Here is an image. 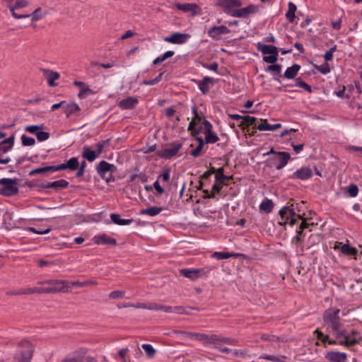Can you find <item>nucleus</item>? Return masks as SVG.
Returning <instances> with one entry per match:
<instances>
[{"label": "nucleus", "mask_w": 362, "mask_h": 362, "mask_svg": "<svg viewBox=\"0 0 362 362\" xmlns=\"http://www.w3.org/2000/svg\"><path fill=\"white\" fill-rule=\"evenodd\" d=\"M33 354V344L26 339L18 342L14 355L11 357L8 353H3L0 362H30Z\"/></svg>", "instance_id": "nucleus-1"}, {"label": "nucleus", "mask_w": 362, "mask_h": 362, "mask_svg": "<svg viewBox=\"0 0 362 362\" xmlns=\"http://www.w3.org/2000/svg\"><path fill=\"white\" fill-rule=\"evenodd\" d=\"M279 214L281 219L279 221V224L281 226L289 224L292 226H294L298 220L303 219L302 215L297 214L296 212H295L293 205L284 206L280 209Z\"/></svg>", "instance_id": "nucleus-2"}, {"label": "nucleus", "mask_w": 362, "mask_h": 362, "mask_svg": "<svg viewBox=\"0 0 362 362\" xmlns=\"http://www.w3.org/2000/svg\"><path fill=\"white\" fill-rule=\"evenodd\" d=\"M37 284L39 285H48V286L45 287V293L58 292L66 293L71 291L69 281L66 280L50 279L43 281H38Z\"/></svg>", "instance_id": "nucleus-3"}, {"label": "nucleus", "mask_w": 362, "mask_h": 362, "mask_svg": "<svg viewBox=\"0 0 362 362\" xmlns=\"http://www.w3.org/2000/svg\"><path fill=\"white\" fill-rule=\"evenodd\" d=\"M340 310L335 308H330L326 310L323 315V320L327 329L330 331L338 330L341 327L339 317Z\"/></svg>", "instance_id": "nucleus-4"}, {"label": "nucleus", "mask_w": 362, "mask_h": 362, "mask_svg": "<svg viewBox=\"0 0 362 362\" xmlns=\"http://www.w3.org/2000/svg\"><path fill=\"white\" fill-rule=\"evenodd\" d=\"M96 170L98 174L106 182L115 181L112 174L117 171V167L114 164L102 160L97 165Z\"/></svg>", "instance_id": "nucleus-5"}, {"label": "nucleus", "mask_w": 362, "mask_h": 362, "mask_svg": "<svg viewBox=\"0 0 362 362\" xmlns=\"http://www.w3.org/2000/svg\"><path fill=\"white\" fill-rule=\"evenodd\" d=\"M0 185L2 188L0 189V194L6 197L13 196L18 192V182L17 179L1 178Z\"/></svg>", "instance_id": "nucleus-6"}, {"label": "nucleus", "mask_w": 362, "mask_h": 362, "mask_svg": "<svg viewBox=\"0 0 362 362\" xmlns=\"http://www.w3.org/2000/svg\"><path fill=\"white\" fill-rule=\"evenodd\" d=\"M257 49L264 55L269 54V56H264L263 57V61L264 62L274 64L278 60L279 53L276 47L258 43Z\"/></svg>", "instance_id": "nucleus-7"}, {"label": "nucleus", "mask_w": 362, "mask_h": 362, "mask_svg": "<svg viewBox=\"0 0 362 362\" xmlns=\"http://www.w3.org/2000/svg\"><path fill=\"white\" fill-rule=\"evenodd\" d=\"M11 12L12 16L16 19L29 18L30 15L18 14L16 10L25 8L28 6V1L26 0H4Z\"/></svg>", "instance_id": "nucleus-8"}, {"label": "nucleus", "mask_w": 362, "mask_h": 362, "mask_svg": "<svg viewBox=\"0 0 362 362\" xmlns=\"http://www.w3.org/2000/svg\"><path fill=\"white\" fill-rule=\"evenodd\" d=\"M210 269H182L180 270V274L192 281L197 280L200 278L207 276Z\"/></svg>", "instance_id": "nucleus-9"}, {"label": "nucleus", "mask_w": 362, "mask_h": 362, "mask_svg": "<svg viewBox=\"0 0 362 362\" xmlns=\"http://www.w3.org/2000/svg\"><path fill=\"white\" fill-rule=\"evenodd\" d=\"M240 0H216V6L225 8V12L231 16V12L237 11L241 6Z\"/></svg>", "instance_id": "nucleus-10"}, {"label": "nucleus", "mask_w": 362, "mask_h": 362, "mask_svg": "<svg viewBox=\"0 0 362 362\" xmlns=\"http://www.w3.org/2000/svg\"><path fill=\"white\" fill-rule=\"evenodd\" d=\"M259 8L256 5L251 4L245 8H238L237 11H232L231 16L236 18H244L248 16L250 14L256 13Z\"/></svg>", "instance_id": "nucleus-11"}, {"label": "nucleus", "mask_w": 362, "mask_h": 362, "mask_svg": "<svg viewBox=\"0 0 362 362\" xmlns=\"http://www.w3.org/2000/svg\"><path fill=\"white\" fill-rule=\"evenodd\" d=\"M291 156L285 151H279L277 156L272 159L273 164L277 170L282 169L290 160Z\"/></svg>", "instance_id": "nucleus-12"}, {"label": "nucleus", "mask_w": 362, "mask_h": 362, "mask_svg": "<svg viewBox=\"0 0 362 362\" xmlns=\"http://www.w3.org/2000/svg\"><path fill=\"white\" fill-rule=\"evenodd\" d=\"M204 125V135H205V143L206 144H214L218 141L219 138L212 132V125L211 124L207 121L204 120L203 122Z\"/></svg>", "instance_id": "nucleus-13"}, {"label": "nucleus", "mask_w": 362, "mask_h": 362, "mask_svg": "<svg viewBox=\"0 0 362 362\" xmlns=\"http://www.w3.org/2000/svg\"><path fill=\"white\" fill-rule=\"evenodd\" d=\"M174 6L180 11L185 13H189L192 16L199 14L200 13V8L195 4L175 3Z\"/></svg>", "instance_id": "nucleus-14"}, {"label": "nucleus", "mask_w": 362, "mask_h": 362, "mask_svg": "<svg viewBox=\"0 0 362 362\" xmlns=\"http://www.w3.org/2000/svg\"><path fill=\"white\" fill-rule=\"evenodd\" d=\"M182 146V144L181 143H174L171 146L164 148L160 153V156L165 159H170L177 154Z\"/></svg>", "instance_id": "nucleus-15"}, {"label": "nucleus", "mask_w": 362, "mask_h": 362, "mask_svg": "<svg viewBox=\"0 0 362 362\" xmlns=\"http://www.w3.org/2000/svg\"><path fill=\"white\" fill-rule=\"evenodd\" d=\"M190 37L189 34L174 33L170 36L164 37V41L172 44H183Z\"/></svg>", "instance_id": "nucleus-16"}, {"label": "nucleus", "mask_w": 362, "mask_h": 362, "mask_svg": "<svg viewBox=\"0 0 362 362\" xmlns=\"http://www.w3.org/2000/svg\"><path fill=\"white\" fill-rule=\"evenodd\" d=\"M313 176V171L308 167H303L296 170L291 176L290 178L293 180H305L310 179Z\"/></svg>", "instance_id": "nucleus-17"}, {"label": "nucleus", "mask_w": 362, "mask_h": 362, "mask_svg": "<svg viewBox=\"0 0 362 362\" xmlns=\"http://www.w3.org/2000/svg\"><path fill=\"white\" fill-rule=\"evenodd\" d=\"M229 33L230 30L225 25L214 26L208 30L209 36L216 40H219L221 35Z\"/></svg>", "instance_id": "nucleus-18"}, {"label": "nucleus", "mask_w": 362, "mask_h": 362, "mask_svg": "<svg viewBox=\"0 0 362 362\" xmlns=\"http://www.w3.org/2000/svg\"><path fill=\"white\" fill-rule=\"evenodd\" d=\"M325 358L329 362H345L347 355L344 352L330 351L325 354Z\"/></svg>", "instance_id": "nucleus-19"}, {"label": "nucleus", "mask_w": 362, "mask_h": 362, "mask_svg": "<svg viewBox=\"0 0 362 362\" xmlns=\"http://www.w3.org/2000/svg\"><path fill=\"white\" fill-rule=\"evenodd\" d=\"M93 240L98 245H116L117 240L105 233L99 234L93 238Z\"/></svg>", "instance_id": "nucleus-20"}, {"label": "nucleus", "mask_w": 362, "mask_h": 362, "mask_svg": "<svg viewBox=\"0 0 362 362\" xmlns=\"http://www.w3.org/2000/svg\"><path fill=\"white\" fill-rule=\"evenodd\" d=\"M86 354V349H81L71 355L67 356L62 362H83Z\"/></svg>", "instance_id": "nucleus-21"}, {"label": "nucleus", "mask_w": 362, "mask_h": 362, "mask_svg": "<svg viewBox=\"0 0 362 362\" xmlns=\"http://www.w3.org/2000/svg\"><path fill=\"white\" fill-rule=\"evenodd\" d=\"M215 83V80L209 76H205L202 81H197V85L199 90L204 95H206L211 88Z\"/></svg>", "instance_id": "nucleus-22"}, {"label": "nucleus", "mask_w": 362, "mask_h": 362, "mask_svg": "<svg viewBox=\"0 0 362 362\" xmlns=\"http://www.w3.org/2000/svg\"><path fill=\"white\" fill-rule=\"evenodd\" d=\"M40 70L46 78L48 85L52 87L55 86L57 84L54 83V81L59 78V74L47 69H41Z\"/></svg>", "instance_id": "nucleus-23"}, {"label": "nucleus", "mask_w": 362, "mask_h": 362, "mask_svg": "<svg viewBox=\"0 0 362 362\" xmlns=\"http://www.w3.org/2000/svg\"><path fill=\"white\" fill-rule=\"evenodd\" d=\"M74 85L80 88V90L78 94V97L79 98H85L88 95L93 93V90L90 89L88 86L84 82L75 81L74 82Z\"/></svg>", "instance_id": "nucleus-24"}, {"label": "nucleus", "mask_w": 362, "mask_h": 362, "mask_svg": "<svg viewBox=\"0 0 362 362\" xmlns=\"http://www.w3.org/2000/svg\"><path fill=\"white\" fill-rule=\"evenodd\" d=\"M68 185H69V182L66 180H65L64 179H61V180H59L57 181L47 182L46 184H42L40 185V187L42 189L53 188L55 189H64Z\"/></svg>", "instance_id": "nucleus-25"}, {"label": "nucleus", "mask_w": 362, "mask_h": 362, "mask_svg": "<svg viewBox=\"0 0 362 362\" xmlns=\"http://www.w3.org/2000/svg\"><path fill=\"white\" fill-rule=\"evenodd\" d=\"M281 124L276 123L274 124H270L267 122V119H260V123H259L256 128L259 131H275L281 127Z\"/></svg>", "instance_id": "nucleus-26"}, {"label": "nucleus", "mask_w": 362, "mask_h": 362, "mask_svg": "<svg viewBox=\"0 0 362 362\" xmlns=\"http://www.w3.org/2000/svg\"><path fill=\"white\" fill-rule=\"evenodd\" d=\"M138 103V99L134 97H128L119 103V106L122 110H129L135 107Z\"/></svg>", "instance_id": "nucleus-27"}, {"label": "nucleus", "mask_w": 362, "mask_h": 362, "mask_svg": "<svg viewBox=\"0 0 362 362\" xmlns=\"http://www.w3.org/2000/svg\"><path fill=\"white\" fill-rule=\"evenodd\" d=\"M82 156L89 162L94 161L99 156L95 151L90 149L88 146L83 147Z\"/></svg>", "instance_id": "nucleus-28"}, {"label": "nucleus", "mask_w": 362, "mask_h": 362, "mask_svg": "<svg viewBox=\"0 0 362 362\" xmlns=\"http://www.w3.org/2000/svg\"><path fill=\"white\" fill-rule=\"evenodd\" d=\"M64 112L67 117L81 110L79 106L75 103H66L64 107Z\"/></svg>", "instance_id": "nucleus-29"}, {"label": "nucleus", "mask_w": 362, "mask_h": 362, "mask_svg": "<svg viewBox=\"0 0 362 362\" xmlns=\"http://www.w3.org/2000/svg\"><path fill=\"white\" fill-rule=\"evenodd\" d=\"M300 66L298 64H293V66L288 67L284 74V76L288 79H293L298 74Z\"/></svg>", "instance_id": "nucleus-30"}, {"label": "nucleus", "mask_w": 362, "mask_h": 362, "mask_svg": "<svg viewBox=\"0 0 362 362\" xmlns=\"http://www.w3.org/2000/svg\"><path fill=\"white\" fill-rule=\"evenodd\" d=\"M111 221L119 226L129 225L133 222V219H123L120 218V215L118 214H112L110 215Z\"/></svg>", "instance_id": "nucleus-31"}, {"label": "nucleus", "mask_w": 362, "mask_h": 362, "mask_svg": "<svg viewBox=\"0 0 362 362\" xmlns=\"http://www.w3.org/2000/svg\"><path fill=\"white\" fill-rule=\"evenodd\" d=\"M296 11V5L292 2H289L288 4V11L286 13V17L289 22L293 23L294 21V19L296 18V16H295Z\"/></svg>", "instance_id": "nucleus-32"}, {"label": "nucleus", "mask_w": 362, "mask_h": 362, "mask_svg": "<svg viewBox=\"0 0 362 362\" xmlns=\"http://www.w3.org/2000/svg\"><path fill=\"white\" fill-rule=\"evenodd\" d=\"M163 210L162 207L159 206H151L147 209H144L141 211V214L148 215L150 216H155L160 214Z\"/></svg>", "instance_id": "nucleus-33"}, {"label": "nucleus", "mask_w": 362, "mask_h": 362, "mask_svg": "<svg viewBox=\"0 0 362 362\" xmlns=\"http://www.w3.org/2000/svg\"><path fill=\"white\" fill-rule=\"evenodd\" d=\"M221 344V336L217 334L207 335L206 345H214V348H217Z\"/></svg>", "instance_id": "nucleus-34"}, {"label": "nucleus", "mask_w": 362, "mask_h": 362, "mask_svg": "<svg viewBox=\"0 0 362 362\" xmlns=\"http://www.w3.org/2000/svg\"><path fill=\"white\" fill-rule=\"evenodd\" d=\"M273 202L272 200L265 199L259 205V209L265 213H269L273 209Z\"/></svg>", "instance_id": "nucleus-35"}, {"label": "nucleus", "mask_w": 362, "mask_h": 362, "mask_svg": "<svg viewBox=\"0 0 362 362\" xmlns=\"http://www.w3.org/2000/svg\"><path fill=\"white\" fill-rule=\"evenodd\" d=\"M361 339V337H359L358 339L351 338V337L349 338H344V340L340 341L339 344L346 346H354L357 344Z\"/></svg>", "instance_id": "nucleus-36"}, {"label": "nucleus", "mask_w": 362, "mask_h": 362, "mask_svg": "<svg viewBox=\"0 0 362 362\" xmlns=\"http://www.w3.org/2000/svg\"><path fill=\"white\" fill-rule=\"evenodd\" d=\"M256 121V117L246 115L244 116L243 121L241 122L239 126L241 127L243 129H245L246 127L254 124Z\"/></svg>", "instance_id": "nucleus-37"}, {"label": "nucleus", "mask_w": 362, "mask_h": 362, "mask_svg": "<svg viewBox=\"0 0 362 362\" xmlns=\"http://www.w3.org/2000/svg\"><path fill=\"white\" fill-rule=\"evenodd\" d=\"M53 166H45L41 168H35L30 172V175H35L37 174L45 173L47 172H52Z\"/></svg>", "instance_id": "nucleus-38"}, {"label": "nucleus", "mask_w": 362, "mask_h": 362, "mask_svg": "<svg viewBox=\"0 0 362 362\" xmlns=\"http://www.w3.org/2000/svg\"><path fill=\"white\" fill-rule=\"evenodd\" d=\"M42 129H44L43 125H28L25 127L26 132L35 134L36 136L37 134Z\"/></svg>", "instance_id": "nucleus-39"}, {"label": "nucleus", "mask_w": 362, "mask_h": 362, "mask_svg": "<svg viewBox=\"0 0 362 362\" xmlns=\"http://www.w3.org/2000/svg\"><path fill=\"white\" fill-rule=\"evenodd\" d=\"M166 305L158 304L154 302L147 303V310H161L165 313Z\"/></svg>", "instance_id": "nucleus-40"}, {"label": "nucleus", "mask_w": 362, "mask_h": 362, "mask_svg": "<svg viewBox=\"0 0 362 362\" xmlns=\"http://www.w3.org/2000/svg\"><path fill=\"white\" fill-rule=\"evenodd\" d=\"M223 182H216L215 180V183L213 185L212 190L211 192V194H208V198H214L216 197V194L219 193L223 187Z\"/></svg>", "instance_id": "nucleus-41"}, {"label": "nucleus", "mask_w": 362, "mask_h": 362, "mask_svg": "<svg viewBox=\"0 0 362 362\" xmlns=\"http://www.w3.org/2000/svg\"><path fill=\"white\" fill-rule=\"evenodd\" d=\"M224 169L223 167L217 169L216 174L215 175V180L216 182H224L226 180H228L229 177L223 174Z\"/></svg>", "instance_id": "nucleus-42"}, {"label": "nucleus", "mask_w": 362, "mask_h": 362, "mask_svg": "<svg viewBox=\"0 0 362 362\" xmlns=\"http://www.w3.org/2000/svg\"><path fill=\"white\" fill-rule=\"evenodd\" d=\"M165 313H174L177 314H185L186 313L185 308L182 306H168L166 305Z\"/></svg>", "instance_id": "nucleus-43"}, {"label": "nucleus", "mask_w": 362, "mask_h": 362, "mask_svg": "<svg viewBox=\"0 0 362 362\" xmlns=\"http://www.w3.org/2000/svg\"><path fill=\"white\" fill-rule=\"evenodd\" d=\"M341 252L346 255H354L357 254V250L350 247L349 245L344 244L341 247Z\"/></svg>", "instance_id": "nucleus-44"}, {"label": "nucleus", "mask_w": 362, "mask_h": 362, "mask_svg": "<svg viewBox=\"0 0 362 362\" xmlns=\"http://www.w3.org/2000/svg\"><path fill=\"white\" fill-rule=\"evenodd\" d=\"M66 163L68 169L72 171L76 170L79 165L78 160L76 157L70 158Z\"/></svg>", "instance_id": "nucleus-45"}, {"label": "nucleus", "mask_w": 362, "mask_h": 362, "mask_svg": "<svg viewBox=\"0 0 362 362\" xmlns=\"http://www.w3.org/2000/svg\"><path fill=\"white\" fill-rule=\"evenodd\" d=\"M110 142V139H106L103 141L102 142H99L95 144L96 151L95 152L98 153V156L102 153L103 151H105L106 150L105 148L108 146Z\"/></svg>", "instance_id": "nucleus-46"}, {"label": "nucleus", "mask_w": 362, "mask_h": 362, "mask_svg": "<svg viewBox=\"0 0 362 362\" xmlns=\"http://www.w3.org/2000/svg\"><path fill=\"white\" fill-rule=\"evenodd\" d=\"M234 256L233 254L232 253H229V252H215L213 255H212V257L218 259V260H221V259H228L229 257H231Z\"/></svg>", "instance_id": "nucleus-47"}, {"label": "nucleus", "mask_w": 362, "mask_h": 362, "mask_svg": "<svg viewBox=\"0 0 362 362\" xmlns=\"http://www.w3.org/2000/svg\"><path fill=\"white\" fill-rule=\"evenodd\" d=\"M28 230L30 231V232H32L33 233L40 234V235H44V234L49 233L52 230V228L51 227H47L46 228H39V229H37L36 228H34V227H29L28 228Z\"/></svg>", "instance_id": "nucleus-48"}, {"label": "nucleus", "mask_w": 362, "mask_h": 362, "mask_svg": "<svg viewBox=\"0 0 362 362\" xmlns=\"http://www.w3.org/2000/svg\"><path fill=\"white\" fill-rule=\"evenodd\" d=\"M332 332H334L335 337L337 338V339H339L341 337H343V338H349L351 337L349 332H346V330L344 329H341V327L339 328L338 330H332Z\"/></svg>", "instance_id": "nucleus-49"}, {"label": "nucleus", "mask_w": 362, "mask_h": 362, "mask_svg": "<svg viewBox=\"0 0 362 362\" xmlns=\"http://www.w3.org/2000/svg\"><path fill=\"white\" fill-rule=\"evenodd\" d=\"M296 86L304 88L308 93L312 92L311 86L303 81L300 78L296 79Z\"/></svg>", "instance_id": "nucleus-50"}, {"label": "nucleus", "mask_w": 362, "mask_h": 362, "mask_svg": "<svg viewBox=\"0 0 362 362\" xmlns=\"http://www.w3.org/2000/svg\"><path fill=\"white\" fill-rule=\"evenodd\" d=\"M21 142H22V144L25 146H33L35 144V141L33 138L28 137L23 134L21 136Z\"/></svg>", "instance_id": "nucleus-51"}, {"label": "nucleus", "mask_w": 362, "mask_h": 362, "mask_svg": "<svg viewBox=\"0 0 362 362\" xmlns=\"http://www.w3.org/2000/svg\"><path fill=\"white\" fill-rule=\"evenodd\" d=\"M163 74H164V73L161 72L155 78H153L152 80H150V81H144L142 83V84L145 85V86H153V85H155V84L158 83V82H160L162 80V77H163Z\"/></svg>", "instance_id": "nucleus-52"}, {"label": "nucleus", "mask_w": 362, "mask_h": 362, "mask_svg": "<svg viewBox=\"0 0 362 362\" xmlns=\"http://www.w3.org/2000/svg\"><path fill=\"white\" fill-rule=\"evenodd\" d=\"M267 71H271L274 74H279L281 71V66L279 64H272V65L267 66L266 69Z\"/></svg>", "instance_id": "nucleus-53"}, {"label": "nucleus", "mask_w": 362, "mask_h": 362, "mask_svg": "<svg viewBox=\"0 0 362 362\" xmlns=\"http://www.w3.org/2000/svg\"><path fill=\"white\" fill-rule=\"evenodd\" d=\"M321 240V235L320 234H312L308 238L310 245H314L319 243Z\"/></svg>", "instance_id": "nucleus-54"}, {"label": "nucleus", "mask_w": 362, "mask_h": 362, "mask_svg": "<svg viewBox=\"0 0 362 362\" xmlns=\"http://www.w3.org/2000/svg\"><path fill=\"white\" fill-rule=\"evenodd\" d=\"M346 192L350 195V197H355L358 194V188L356 185H351L347 188Z\"/></svg>", "instance_id": "nucleus-55"}, {"label": "nucleus", "mask_w": 362, "mask_h": 362, "mask_svg": "<svg viewBox=\"0 0 362 362\" xmlns=\"http://www.w3.org/2000/svg\"><path fill=\"white\" fill-rule=\"evenodd\" d=\"M124 294L125 292L123 291H114L109 294L108 297L110 299H119L123 298Z\"/></svg>", "instance_id": "nucleus-56"}, {"label": "nucleus", "mask_w": 362, "mask_h": 362, "mask_svg": "<svg viewBox=\"0 0 362 362\" xmlns=\"http://www.w3.org/2000/svg\"><path fill=\"white\" fill-rule=\"evenodd\" d=\"M41 12V8H36L32 14H29L30 17H32L33 21H37L40 19H42L44 16L40 13Z\"/></svg>", "instance_id": "nucleus-57"}, {"label": "nucleus", "mask_w": 362, "mask_h": 362, "mask_svg": "<svg viewBox=\"0 0 362 362\" xmlns=\"http://www.w3.org/2000/svg\"><path fill=\"white\" fill-rule=\"evenodd\" d=\"M142 348L148 356H153L155 354V349L151 344H144L142 345Z\"/></svg>", "instance_id": "nucleus-58"}, {"label": "nucleus", "mask_w": 362, "mask_h": 362, "mask_svg": "<svg viewBox=\"0 0 362 362\" xmlns=\"http://www.w3.org/2000/svg\"><path fill=\"white\" fill-rule=\"evenodd\" d=\"M49 134L47 132L41 130L38 134H37V139L39 141H44L49 139Z\"/></svg>", "instance_id": "nucleus-59"}, {"label": "nucleus", "mask_w": 362, "mask_h": 362, "mask_svg": "<svg viewBox=\"0 0 362 362\" xmlns=\"http://www.w3.org/2000/svg\"><path fill=\"white\" fill-rule=\"evenodd\" d=\"M317 69L323 74H327L330 72V68L327 62L317 67Z\"/></svg>", "instance_id": "nucleus-60"}, {"label": "nucleus", "mask_w": 362, "mask_h": 362, "mask_svg": "<svg viewBox=\"0 0 362 362\" xmlns=\"http://www.w3.org/2000/svg\"><path fill=\"white\" fill-rule=\"evenodd\" d=\"M225 343L230 345H237L238 341L235 339L228 338V337H223L221 336V344Z\"/></svg>", "instance_id": "nucleus-61"}, {"label": "nucleus", "mask_w": 362, "mask_h": 362, "mask_svg": "<svg viewBox=\"0 0 362 362\" xmlns=\"http://www.w3.org/2000/svg\"><path fill=\"white\" fill-rule=\"evenodd\" d=\"M7 296H21L23 295V288L11 290L6 292Z\"/></svg>", "instance_id": "nucleus-62"}, {"label": "nucleus", "mask_w": 362, "mask_h": 362, "mask_svg": "<svg viewBox=\"0 0 362 362\" xmlns=\"http://www.w3.org/2000/svg\"><path fill=\"white\" fill-rule=\"evenodd\" d=\"M303 215L304 214H303L302 216H303ZM302 220H303V221L301 222L300 226L296 230V233L298 234H303V230L305 228H308L309 226L308 223H307L306 221L303 218Z\"/></svg>", "instance_id": "nucleus-63"}, {"label": "nucleus", "mask_w": 362, "mask_h": 362, "mask_svg": "<svg viewBox=\"0 0 362 362\" xmlns=\"http://www.w3.org/2000/svg\"><path fill=\"white\" fill-rule=\"evenodd\" d=\"M170 169H166L163 171V173L159 176V178H162L164 182H168L170 180Z\"/></svg>", "instance_id": "nucleus-64"}]
</instances>
